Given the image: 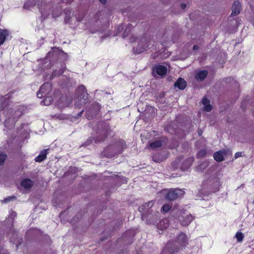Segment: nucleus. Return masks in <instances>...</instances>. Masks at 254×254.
I'll return each mask as SVG.
<instances>
[{
	"label": "nucleus",
	"mask_w": 254,
	"mask_h": 254,
	"mask_svg": "<svg viewBox=\"0 0 254 254\" xmlns=\"http://www.w3.org/2000/svg\"><path fill=\"white\" fill-rule=\"evenodd\" d=\"M241 5L239 1H235L232 7V15H237L240 12Z\"/></svg>",
	"instance_id": "nucleus-11"
},
{
	"label": "nucleus",
	"mask_w": 254,
	"mask_h": 254,
	"mask_svg": "<svg viewBox=\"0 0 254 254\" xmlns=\"http://www.w3.org/2000/svg\"><path fill=\"white\" fill-rule=\"evenodd\" d=\"M102 4H105L107 0H99Z\"/></svg>",
	"instance_id": "nucleus-46"
},
{
	"label": "nucleus",
	"mask_w": 254,
	"mask_h": 254,
	"mask_svg": "<svg viewBox=\"0 0 254 254\" xmlns=\"http://www.w3.org/2000/svg\"><path fill=\"white\" fill-rule=\"evenodd\" d=\"M60 52L64 54L65 58H67L68 57L67 54L66 53H64L63 51L61 50Z\"/></svg>",
	"instance_id": "nucleus-45"
},
{
	"label": "nucleus",
	"mask_w": 254,
	"mask_h": 254,
	"mask_svg": "<svg viewBox=\"0 0 254 254\" xmlns=\"http://www.w3.org/2000/svg\"><path fill=\"white\" fill-rule=\"evenodd\" d=\"M60 75H61V74H59V72H58V70H54L52 73V76H53V77L59 76Z\"/></svg>",
	"instance_id": "nucleus-33"
},
{
	"label": "nucleus",
	"mask_w": 254,
	"mask_h": 254,
	"mask_svg": "<svg viewBox=\"0 0 254 254\" xmlns=\"http://www.w3.org/2000/svg\"><path fill=\"white\" fill-rule=\"evenodd\" d=\"M149 142L146 146L148 150H155L159 148V132L156 130H151L147 135Z\"/></svg>",
	"instance_id": "nucleus-3"
},
{
	"label": "nucleus",
	"mask_w": 254,
	"mask_h": 254,
	"mask_svg": "<svg viewBox=\"0 0 254 254\" xmlns=\"http://www.w3.org/2000/svg\"><path fill=\"white\" fill-rule=\"evenodd\" d=\"M7 158V155L5 153L0 154V166H2L6 159Z\"/></svg>",
	"instance_id": "nucleus-28"
},
{
	"label": "nucleus",
	"mask_w": 254,
	"mask_h": 254,
	"mask_svg": "<svg viewBox=\"0 0 254 254\" xmlns=\"http://www.w3.org/2000/svg\"><path fill=\"white\" fill-rule=\"evenodd\" d=\"M193 219V216L190 214L183 212L182 215L179 217V220L183 226H188Z\"/></svg>",
	"instance_id": "nucleus-7"
},
{
	"label": "nucleus",
	"mask_w": 254,
	"mask_h": 254,
	"mask_svg": "<svg viewBox=\"0 0 254 254\" xmlns=\"http://www.w3.org/2000/svg\"><path fill=\"white\" fill-rule=\"evenodd\" d=\"M83 111H82L80 113H79V116H80L82 113H83Z\"/></svg>",
	"instance_id": "nucleus-50"
},
{
	"label": "nucleus",
	"mask_w": 254,
	"mask_h": 254,
	"mask_svg": "<svg viewBox=\"0 0 254 254\" xmlns=\"http://www.w3.org/2000/svg\"><path fill=\"white\" fill-rule=\"evenodd\" d=\"M235 238L238 242L241 243L243 241L244 235L242 232H238L235 235Z\"/></svg>",
	"instance_id": "nucleus-25"
},
{
	"label": "nucleus",
	"mask_w": 254,
	"mask_h": 254,
	"mask_svg": "<svg viewBox=\"0 0 254 254\" xmlns=\"http://www.w3.org/2000/svg\"><path fill=\"white\" fill-rule=\"evenodd\" d=\"M153 203L152 201H150L148 202L145 203L139 206L138 207V211L140 212H142L146 209H149L152 207Z\"/></svg>",
	"instance_id": "nucleus-19"
},
{
	"label": "nucleus",
	"mask_w": 254,
	"mask_h": 254,
	"mask_svg": "<svg viewBox=\"0 0 254 254\" xmlns=\"http://www.w3.org/2000/svg\"><path fill=\"white\" fill-rule=\"evenodd\" d=\"M146 43L143 41L138 43L136 47H134L133 51L134 53L139 54L146 51L147 49L148 45H146Z\"/></svg>",
	"instance_id": "nucleus-9"
},
{
	"label": "nucleus",
	"mask_w": 254,
	"mask_h": 254,
	"mask_svg": "<svg viewBox=\"0 0 254 254\" xmlns=\"http://www.w3.org/2000/svg\"><path fill=\"white\" fill-rule=\"evenodd\" d=\"M181 7H182V9H185L186 7V4L185 3H182L181 5Z\"/></svg>",
	"instance_id": "nucleus-43"
},
{
	"label": "nucleus",
	"mask_w": 254,
	"mask_h": 254,
	"mask_svg": "<svg viewBox=\"0 0 254 254\" xmlns=\"http://www.w3.org/2000/svg\"><path fill=\"white\" fill-rule=\"evenodd\" d=\"M161 154H162V155H163L164 156L161 158L160 157V161L164 160V159H166L167 158L168 154H169L168 152L167 151L162 150H160V155Z\"/></svg>",
	"instance_id": "nucleus-30"
},
{
	"label": "nucleus",
	"mask_w": 254,
	"mask_h": 254,
	"mask_svg": "<svg viewBox=\"0 0 254 254\" xmlns=\"http://www.w3.org/2000/svg\"><path fill=\"white\" fill-rule=\"evenodd\" d=\"M193 49L194 50H198V46H197V45H194V46H193Z\"/></svg>",
	"instance_id": "nucleus-44"
},
{
	"label": "nucleus",
	"mask_w": 254,
	"mask_h": 254,
	"mask_svg": "<svg viewBox=\"0 0 254 254\" xmlns=\"http://www.w3.org/2000/svg\"><path fill=\"white\" fill-rule=\"evenodd\" d=\"M9 34V32L8 30L0 28V46L4 43Z\"/></svg>",
	"instance_id": "nucleus-13"
},
{
	"label": "nucleus",
	"mask_w": 254,
	"mask_h": 254,
	"mask_svg": "<svg viewBox=\"0 0 254 254\" xmlns=\"http://www.w3.org/2000/svg\"><path fill=\"white\" fill-rule=\"evenodd\" d=\"M242 156V152H237V153H236L235 155V158L236 159L238 157H240Z\"/></svg>",
	"instance_id": "nucleus-39"
},
{
	"label": "nucleus",
	"mask_w": 254,
	"mask_h": 254,
	"mask_svg": "<svg viewBox=\"0 0 254 254\" xmlns=\"http://www.w3.org/2000/svg\"><path fill=\"white\" fill-rule=\"evenodd\" d=\"M170 247V244H168L166 247L165 248V249L163 250V252H164L165 251H167L168 249H169Z\"/></svg>",
	"instance_id": "nucleus-42"
},
{
	"label": "nucleus",
	"mask_w": 254,
	"mask_h": 254,
	"mask_svg": "<svg viewBox=\"0 0 254 254\" xmlns=\"http://www.w3.org/2000/svg\"><path fill=\"white\" fill-rule=\"evenodd\" d=\"M207 166V163L204 162L202 164H200L199 165H198L197 167V170L198 171H202V169H203L204 168H205Z\"/></svg>",
	"instance_id": "nucleus-32"
},
{
	"label": "nucleus",
	"mask_w": 254,
	"mask_h": 254,
	"mask_svg": "<svg viewBox=\"0 0 254 254\" xmlns=\"http://www.w3.org/2000/svg\"><path fill=\"white\" fill-rule=\"evenodd\" d=\"M152 70L153 76L155 77H158V75H159V64H156L153 66Z\"/></svg>",
	"instance_id": "nucleus-23"
},
{
	"label": "nucleus",
	"mask_w": 254,
	"mask_h": 254,
	"mask_svg": "<svg viewBox=\"0 0 254 254\" xmlns=\"http://www.w3.org/2000/svg\"><path fill=\"white\" fill-rule=\"evenodd\" d=\"M104 240V239L101 240L102 241H103Z\"/></svg>",
	"instance_id": "nucleus-53"
},
{
	"label": "nucleus",
	"mask_w": 254,
	"mask_h": 254,
	"mask_svg": "<svg viewBox=\"0 0 254 254\" xmlns=\"http://www.w3.org/2000/svg\"><path fill=\"white\" fill-rule=\"evenodd\" d=\"M208 71L206 70L196 71L195 74V78L198 81L203 80L207 76Z\"/></svg>",
	"instance_id": "nucleus-15"
},
{
	"label": "nucleus",
	"mask_w": 254,
	"mask_h": 254,
	"mask_svg": "<svg viewBox=\"0 0 254 254\" xmlns=\"http://www.w3.org/2000/svg\"><path fill=\"white\" fill-rule=\"evenodd\" d=\"M177 242L182 247H186L188 244V238L184 233H181L177 238Z\"/></svg>",
	"instance_id": "nucleus-10"
},
{
	"label": "nucleus",
	"mask_w": 254,
	"mask_h": 254,
	"mask_svg": "<svg viewBox=\"0 0 254 254\" xmlns=\"http://www.w3.org/2000/svg\"><path fill=\"white\" fill-rule=\"evenodd\" d=\"M162 221H160V225L162 224Z\"/></svg>",
	"instance_id": "nucleus-51"
},
{
	"label": "nucleus",
	"mask_w": 254,
	"mask_h": 254,
	"mask_svg": "<svg viewBox=\"0 0 254 254\" xmlns=\"http://www.w3.org/2000/svg\"><path fill=\"white\" fill-rule=\"evenodd\" d=\"M172 206L169 204H164L161 209V212L163 213L168 212L171 208Z\"/></svg>",
	"instance_id": "nucleus-26"
},
{
	"label": "nucleus",
	"mask_w": 254,
	"mask_h": 254,
	"mask_svg": "<svg viewBox=\"0 0 254 254\" xmlns=\"http://www.w3.org/2000/svg\"><path fill=\"white\" fill-rule=\"evenodd\" d=\"M129 233V232H127L126 233H125L123 236V238H125L127 236V233Z\"/></svg>",
	"instance_id": "nucleus-47"
},
{
	"label": "nucleus",
	"mask_w": 254,
	"mask_h": 254,
	"mask_svg": "<svg viewBox=\"0 0 254 254\" xmlns=\"http://www.w3.org/2000/svg\"><path fill=\"white\" fill-rule=\"evenodd\" d=\"M198 133H199V135H200L201 133H200V132L199 131Z\"/></svg>",
	"instance_id": "nucleus-52"
},
{
	"label": "nucleus",
	"mask_w": 254,
	"mask_h": 254,
	"mask_svg": "<svg viewBox=\"0 0 254 254\" xmlns=\"http://www.w3.org/2000/svg\"><path fill=\"white\" fill-rule=\"evenodd\" d=\"M207 154V151L205 149H202L200 150L197 154L198 158H201L204 157Z\"/></svg>",
	"instance_id": "nucleus-29"
},
{
	"label": "nucleus",
	"mask_w": 254,
	"mask_h": 254,
	"mask_svg": "<svg viewBox=\"0 0 254 254\" xmlns=\"http://www.w3.org/2000/svg\"><path fill=\"white\" fill-rule=\"evenodd\" d=\"M77 92L82 94H83L85 93L87 94V90L85 87L84 85H81L79 86L77 89Z\"/></svg>",
	"instance_id": "nucleus-27"
},
{
	"label": "nucleus",
	"mask_w": 254,
	"mask_h": 254,
	"mask_svg": "<svg viewBox=\"0 0 254 254\" xmlns=\"http://www.w3.org/2000/svg\"><path fill=\"white\" fill-rule=\"evenodd\" d=\"M219 184L218 179L212 175L204 180L202 183V189H208L210 192L214 191L217 189Z\"/></svg>",
	"instance_id": "nucleus-4"
},
{
	"label": "nucleus",
	"mask_w": 254,
	"mask_h": 254,
	"mask_svg": "<svg viewBox=\"0 0 254 254\" xmlns=\"http://www.w3.org/2000/svg\"><path fill=\"white\" fill-rule=\"evenodd\" d=\"M52 85L50 83L46 82L43 84L39 91L37 93V97L39 98L45 97L44 100V104L48 105L50 104L51 102L53 100L51 97H48V95L52 90Z\"/></svg>",
	"instance_id": "nucleus-2"
},
{
	"label": "nucleus",
	"mask_w": 254,
	"mask_h": 254,
	"mask_svg": "<svg viewBox=\"0 0 254 254\" xmlns=\"http://www.w3.org/2000/svg\"><path fill=\"white\" fill-rule=\"evenodd\" d=\"M133 28V26L130 23H129L123 33V37L126 38L127 37L130 33L131 29Z\"/></svg>",
	"instance_id": "nucleus-22"
},
{
	"label": "nucleus",
	"mask_w": 254,
	"mask_h": 254,
	"mask_svg": "<svg viewBox=\"0 0 254 254\" xmlns=\"http://www.w3.org/2000/svg\"><path fill=\"white\" fill-rule=\"evenodd\" d=\"M159 56V54L157 52L156 53H155L154 55H152L151 56V59L154 60L156 58H157Z\"/></svg>",
	"instance_id": "nucleus-40"
},
{
	"label": "nucleus",
	"mask_w": 254,
	"mask_h": 254,
	"mask_svg": "<svg viewBox=\"0 0 254 254\" xmlns=\"http://www.w3.org/2000/svg\"><path fill=\"white\" fill-rule=\"evenodd\" d=\"M34 181L30 179H24L21 181L20 185L25 189L30 190L33 186Z\"/></svg>",
	"instance_id": "nucleus-12"
},
{
	"label": "nucleus",
	"mask_w": 254,
	"mask_h": 254,
	"mask_svg": "<svg viewBox=\"0 0 254 254\" xmlns=\"http://www.w3.org/2000/svg\"><path fill=\"white\" fill-rule=\"evenodd\" d=\"M142 221H146L147 224H153L156 226L157 229H159L158 223L157 222L158 216L157 214H152L149 212L142 213L141 214Z\"/></svg>",
	"instance_id": "nucleus-5"
},
{
	"label": "nucleus",
	"mask_w": 254,
	"mask_h": 254,
	"mask_svg": "<svg viewBox=\"0 0 254 254\" xmlns=\"http://www.w3.org/2000/svg\"><path fill=\"white\" fill-rule=\"evenodd\" d=\"M193 161V157H189L186 159L185 161L182 164L181 167L182 170H185L189 168Z\"/></svg>",
	"instance_id": "nucleus-18"
},
{
	"label": "nucleus",
	"mask_w": 254,
	"mask_h": 254,
	"mask_svg": "<svg viewBox=\"0 0 254 254\" xmlns=\"http://www.w3.org/2000/svg\"><path fill=\"white\" fill-rule=\"evenodd\" d=\"M152 160L155 162H159V156L157 155H153L152 157Z\"/></svg>",
	"instance_id": "nucleus-34"
},
{
	"label": "nucleus",
	"mask_w": 254,
	"mask_h": 254,
	"mask_svg": "<svg viewBox=\"0 0 254 254\" xmlns=\"http://www.w3.org/2000/svg\"><path fill=\"white\" fill-rule=\"evenodd\" d=\"M163 223L164 224V226H163L162 229H165L167 228L169 226V223H168V220H164L163 221Z\"/></svg>",
	"instance_id": "nucleus-36"
},
{
	"label": "nucleus",
	"mask_w": 254,
	"mask_h": 254,
	"mask_svg": "<svg viewBox=\"0 0 254 254\" xmlns=\"http://www.w3.org/2000/svg\"><path fill=\"white\" fill-rule=\"evenodd\" d=\"M49 149L42 150L39 155L35 158V161L37 162H41L47 158V155L48 153Z\"/></svg>",
	"instance_id": "nucleus-14"
},
{
	"label": "nucleus",
	"mask_w": 254,
	"mask_h": 254,
	"mask_svg": "<svg viewBox=\"0 0 254 254\" xmlns=\"http://www.w3.org/2000/svg\"><path fill=\"white\" fill-rule=\"evenodd\" d=\"M17 215L16 212L15 211H12L10 213V216L11 218L14 219Z\"/></svg>",
	"instance_id": "nucleus-38"
},
{
	"label": "nucleus",
	"mask_w": 254,
	"mask_h": 254,
	"mask_svg": "<svg viewBox=\"0 0 254 254\" xmlns=\"http://www.w3.org/2000/svg\"><path fill=\"white\" fill-rule=\"evenodd\" d=\"M209 100L206 98H203L202 103L204 105L203 109L204 111L209 112L212 110V106L209 104Z\"/></svg>",
	"instance_id": "nucleus-20"
},
{
	"label": "nucleus",
	"mask_w": 254,
	"mask_h": 254,
	"mask_svg": "<svg viewBox=\"0 0 254 254\" xmlns=\"http://www.w3.org/2000/svg\"><path fill=\"white\" fill-rule=\"evenodd\" d=\"M223 151H219L215 152L213 157L214 159L217 162H220L223 160Z\"/></svg>",
	"instance_id": "nucleus-21"
},
{
	"label": "nucleus",
	"mask_w": 254,
	"mask_h": 254,
	"mask_svg": "<svg viewBox=\"0 0 254 254\" xmlns=\"http://www.w3.org/2000/svg\"><path fill=\"white\" fill-rule=\"evenodd\" d=\"M112 130L110 127L106 124L101 125V128L96 131L97 135L95 137H91L87 140V142H92L94 139L95 143L102 142L105 140L107 137L110 135Z\"/></svg>",
	"instance_id": "nucleus-1"
},
{
	"label": "nucleus",
	"mask_w": 254,
	"mask_h": 254,
	"mask_svg": "<svg viewBox=\"0 0 254 254\" xmlns=\"http://www.w3.org/2000/svg\"><path fill=\"white\" fill-rule=\"evenodd\" d=\"M184 191L181 189H171L165 194V198L170 200H175L183 195Z\"/></svg>",
	"instance_id": "nucleus-6"
},
{
	"label": "nucleus",
	"mask_w": 254,
	"mask_h": 254,
	"mask_svg": "<svg viewBox=\"0 0 254 254\" xmlns=\"http://www.w3.org/2000/svg\"><path fill=\"white\" fill-rule=\"evenodd\" d=\"M179 250V248H176L175 249H171L169 251V253L170 254L174 253L176 252H178Z\"/></svg>",
	"instance_id": "nucleus-37"
},
{
	"label": "nucleus",
	"mask_w": 254,
	"mask_h": 254,
	"mask_svg": "<svg viewBox=\"0 0 254 254\" xmlns=\"http://www.w3.org/2000/svg\"><path fill=\"white\" fill-rule=\"evenodd\" d=\"M167 67L166 65L160 64V76H163L167 72Z\"/></svg>",
	"instance_id": "nucleus-24"
},
{
	"label": "nucleus",
	"mask_w": 254,
	"mask_h": 254,
	"mask_svg": "<svg viewBox=\"0 0 254 254\" xmlns=\"http://www.w3.org/2000/svg\"><path fill=\"white\" fill-rule=\"evenodd\" d=\"M84 16H85V14H82V15H81V17L78 16V18H77V20H78V21H82V20H83V18H84Z\"/></svg>",
	"instance_id": "nucleus-41"
},
{
	"label": "nucleus",
	"mask_w": 254,
	"mask_h": 254,
	"mask_svg": "<svg viewBox=\"0 0 254 254\" xmlns=\"http://www.w3.org/2000/svg\"><path fill=\"white\" fill-rule=\"evenodd\" d=\"M164 192V190H162L161 193H163Z\"/></svg>",
	"instance_id": "nucleus-54"
},
{
	"label": "nucleus",
	"mask_w": 254,
	"mask_h": 254,
	"mask_svg": "<svg viewBox=\"0 0 254 254\" xmlns=\"http://www.w3.org/2000/svg\"><path fill=\"white\" fill-rule=\"evenodd\" d=\"M120 28L122 29L123 28V25H120L118 27V30H119L120 29Z\"/></svg>",
	"instance_id": "nucleus-48"
},
{
	"label": "nucleus",
	"mask_w": 254,
	"mask_h": 254,
	"mask_svg": "<svg viewBox=\"0 0 254 254\" xmlns=\"http://www.w3.org/2000/svg\"><path fill=\"white\" fill-rule=\"evenodd\" d=\"M157 112V109L153 107L148 106L144 111L143 115L145 118L148 119H151L154 117L155 113Z\"/></svg>",
	"instance_id": "nucleus-8"
},
{
	"label": "nucleus",
	"mask_w": 254,
	"mask_h": 254,
	"mask_svg": "<svg viewBox=\"0 0 254 254\" xmlns=\"http://www.w3.org/2000/svg\"><path fill=\"white\" fill-rule=\"evenodd\" d=\"M66 68L65 66L64 67L60 68L59 70H58V72H59V74L62 75L65 71Z\"/></svg>",
	"instance_id": "nucleus-35"
},
{
	"label": "nucleus",
	"mask_w": 254,
	"mask_h": 254,
	"mask_svg": "<svg viewBox=\"0 0 254 254\" xmlns=\"http://www.w3.org/2000/svg\"><path fill=\"white\" fill-rule=\"evenodd\" d=\"M115 145L120 150L119 153H121L127 148L126 141L123 139H119L115 142Z\"/></svg>",
	"instance_id": "nucleus-16"
},
{
	"label": "nucleus",
	"mask_w": 254,
	"mask_h": 254,
	"mask_svg": "<svg viewBox=\"0 0 254 254\" xmlns=\"http://www.w3.org/2000/svg\"><path fill=\"white\" fill-rule=\"evenodd\" d=\"M27 4H28V3H27V2L25 3V4H24V7H27Z\"/></svg>",
	"instance_id": "nucleus-49"
},
{
	"label": "nucleus",
	"mask_w": 254,
	"mask_h": 254,
	"mask_svg": "<svg viewBox=\"0 0 254 254\" xmlns=\"http://www.w3.org/2000/svg\"><path fill=\"white\" fill-rule=\"evenodd\" d=\"M186 81L181 77L179 78L174 84L175 87H178L181 90L184 89L186 87Z\"/></svg>",
	"instance_id": "nucleus-17"
},
{
	"label": "nucleus",
	"mask_w": 254,
	"mask_h": 254,
	"mask_svg": "<svg viewBox=\"0 0 254 254\" xmlns=\"http://www.w3.org/2000/svg\"><path fill=\"white\" fill-rule=\"evenodd\" d=\"M16 199V197L14 195L8 196L7 197L4 198L3 201L4 203H7L8 202L15 200Z\"/></svg>",
	"instance_id": "nucleus-31"
}]
</instances>
